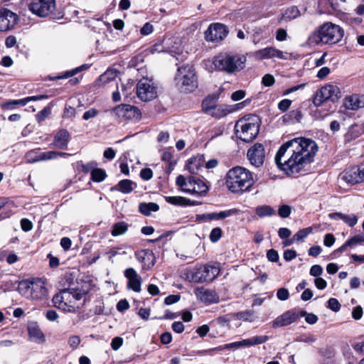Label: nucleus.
Returning <instances> with one entry per match:
<instances>
[{
  "mask_svg": "<svg viewBox=\"0 0 364 364\" xmlns=\"http://www.w3.org/2000/svg\"><path fill=\"white\" fill-rule=\"evenodd\" d=\"M348 240L350 242L352 247H354L358 244H360L361 242H364V235L360 234L355 235L354 237H351Z\"/></svg>",
  "mask_w": 364,
  "mask_h": 364,
  "instance_id": "obj_54",
  "label": "nucleus"
},
{
  "mask_svg": "<svg viewBox=\"0 0 364 364\" xmlns=\"http://www.w3.org/2000/svg\"><path fill=\"white\" fill-rule=\"evenodd\" d=\"M343 179L348 183L356 184L364 182V168L353 166L346 170Z\"/></svg>",
  "mask_w": 364,
  "mask_h": 364,
  "instance_id": "obj_18",
  "label": "nucleus"
},
{
  "mask_svg": "<svg viewBox=\"0 0 364 364\" xmlns=\"http://www.w3.org/2000/svg\"><path fill=\"white\" fill-rule=\"evenodd\" d=\"M257 55H259L262 59H269L277 58L279 59H287V56L284 55V53L274 47H267L265 48L259 50L257 52Z\"/></svg>",
  "mask_w": 364,
  "mask_h": 364,
  "instance_id": "obj_24",
  "label": "nucleus"
},
{
  "mask_svg": "<svg viewBox=\"0 0 364 364\" xmlns=\"http://www.w3.org/2000/svg\"><path fill=\"white\" fill-rule=\"evenodd\" d=\"M299 318L305 317V321L309 324H314L318 321V317L316 315L312 313H307L305 311H301L299 313Z\"/></svg>",
  "mask_w": 364,
  "mask_h": 364,
  "instance_id": "obj_45",
  "label": "nucleus"
},
{
  "mask_svg": "<svg viewBox=\"0 0 364 364\" xmlns=\"http://www.w3.org/2000/svg\"><path fill=\"white\" fill-rule=\"evenodd\" d=\"M291 105V100L289 99H284L278 104V109L282 112L287 111Z\"/></svg>",
  "mask_w": 364,
  "mask_h": 364,
  "instance_id": "obj_58",
  "label": "nucleus"
},
{
  "mask_svg": "<svg viewBox=\"0 0 364 364\" xmlns=\"http://www.w3.org/2000/svg\"><path fill=\"white\" fill-rule=\"evenodd\" d=\"M309 273L313 277H319L323 273V268L318 264H314L311 267Z\"/></svg>",
  "mask_w": 364,
  "mask_h": 364,
  "instance_id": "obj_57",
  "label": "nucleus"
},
{
  "mask_svg": "<svg viewBox=\"0 0 364 364\" xmlns=\"http://www.w3.org/2000/svg\"><path fill=\"white\" fill-rule=\"evenodd\" d=\"M41 156V151H39L38 150H32L26 154V159L29 163H35L40 161H43L42 159H40Z\"/></svg>",
  "mask_w": 364,
  "mask_h": 364,
  "instance_id": "obj_44",
  "label": "nucleus"
},
{
  "mask_svg": "<svg viewBox=\"0 0 364 364\" xmlns=\"http://www.w3.org/2000/svg\"><path fill=\"white\" fill-rule=\"evenodd\" d=\"M129 225L124 221L116 223L112 226L111 234L116 237L124 234L128 230Z\"/></svg>",
  "mask_w": 364,
  "mask_h": 364,
  "instance_id": "obj_37",
  "label": "nucleus"
},
{
  "mask_svg": "<svg viewBox=\"0 0 364 364\" xmlns=\"http://www.w3.org/2000/svg\"><path fill=\"white\" fill-rule=\"evenodd\" d=\"M219 272V269L215 266L204 265L184 273V278L189 282H210L218 275Z\"/></svg>",
  "mask_w": 364,
  "mask_h": 364,
  "instance_id": "obj_8",
  "label": "nucleus"
},
{
  "mask_svg": "<svg viewBox=\"0 0 364 364\" xmlns=\"http://www.w3.org/2000/svg\"><path fill=\"white\" fill-rule=\"evenodd\" d=\"M70 137V134L66 129H60L54 136L53 145L59 149H66Z\"/></svg>",
  "mask_w": 364,
  "mask_h": 364,
  "instance_id": "obj_23",
  "label": "nucleus"
},
{
  "mask_svg": "<svg viewBox=\"0 0 364 364\" xmlns=\"http://www.w3.org/2000/svg\"><path fill=\"white\" fill-rule=\"evenodd\" d=\"M21 227L23 231L28 232L32 230L33 224L28 219L23 218L21 220Z\"/></svg>",
  "mask_w": 364,
  "mask_h": 364,
  "instance_id": "obj_59",
  "label": "nucleus"
},
{
  "mask_svg": "<svg viewBox=\"0 0 364 364\" xmlns=\"http://www.w3.org/2000/svg\"><path fill=\"white\" fill-rule=\"evenodd\" d=\"M277 297L281 301H286L289 297V292L288 289L285 288H280L277 290Z\"/></svg>",
  "mask_w": 364,
  "mask_h": 364,
  "instance_id": "obj_53",
  "label": "nucleus"
},
{
  "mask_svg": "<svg viewBox=\"0 0 364 364\" xmlns=\"http://www.w3.org/2000/svg\"><path fill=\"white\" fill-rule=\"evenodd\" d=\"M312 231L311 228H307L304 229H301L299 230L296 233H295L291 239V241L288 243V245L292 243L293 240L300 241L303 239L306 238Z\"/></svg>",
  "mask_w": 364,
  "mask_h": 364,
  "instance_id": "obj_41",
  "label": "nucleus"
},
{
  "mask_svg": "<svg viewBox=\"0 0 364 364\" xmlns=\"http://www.w3.org/2000/svg\"><path fill=\"white\" fill-rule=\"evenodd\" d=\"M97 164L95 161H90L86 164H82L81 166L82 171L84 173H92V170H95L97 168Z\"/></svg>",
  "mask_w": 364,
  "mask_h": 364,
  "instance_id": "obj_55",
  "label": "nucleus"
},
{
  "mask_svg": "<svg viewBox=\"0 0 364 364\" xmlns=\"http://www.w3.org/2000/svg\"><path fill=\"white\" fill-rule=\"evenodd\" d=\"M254 183L252 173L241 166L232 168L226 174L225 184L232 193H238L248 191Z\"/></svg>",
  "mask_w": 364,
  "mask_h": 364,
  "instance_id": "obj_2",
  "label": "nucleus"
},
{
  "mask_svg": "<svg viewBox=\"0 0 364 364\" xmlns=\"http://www.w3.org/2000/svg\"><path fill=\"white\" fill-rule=\"evenodd\" d=\"M159 210V205L155 203H141L139 205V211L144 215L149 216L152 212Z\"/></svg>",
  "mask_w": 364,
  "mask_h": 364,
  "instance_id": "obj_33",
  "label": "nucleus"
},
{
  "mask_svg": "<svg viewBox=\"0 0 364 364\" xmlns=\"http://www.w3.org/2000/svg\"><path fill=\"white\" fill-rule=\"evenodd\" d=\"M29 10L40 17L49 15L55 9V0H26Z\"/></svg>",
  "mask_w": 364,
  "mask_h": 364,
  "instance_id": "obj_10",
  "label": "nucleus"
},
{
  "mask_svg": "<svg viewBox=\"0 0 364 364\" xmlns=\"http://www.w3.org/2000/svg\"><path fill=\"white\" fill-rule=\"evenodd\" d=\"M56 158H58V151H55L41 152V156L40 157L43 161L50 160Z\"/></svg>",
  "mask_w": 364,
  "mask_h": 364,
  "instance_id": "obj_52",
  "label": "nucleus"
},
{
  "mask_svg": "<svg viewBox=\"0 0 364 364\" xmlns=\"http://www.w3.org/2000/svg\"><path fill=\"white\" fill-rule=\"evenodd\" d=\"M238 210L237 209H230L227 210L220 211V213H209L201 215H197L196 220L198 221H210L213 220H222L237 214Z\"/></svg>",
  "mask_w": 364,
  "mask_h": 364,
  "instance_id": "obj_19",
  "label": "nucleus"
},
{
  "mask_svg": "<svg viewBox=\"0 0 364 364\" xmlns=\"http://www.w3.org/2000/svg\"><path fill=\"white\" fill-rule=\"evenodd\" d=\"M343 105L346 109L357 110L364 107V95H353L344 99Z\"/></svg>",
  "mask_w": 364,
  "mask_h": 364,
  "instance_id": "obj_22",
  "label": "nucleus"
},
{
  "mask_svg": "<svg viewBox=\"0 0 364 364\" xmlns=\"http://www.w3.org/2000/svg\"><path fill=\"white\" fill-rule=\"evenodd\" d=\"M246 58L243 55L220 53L213 60V65L218 70L233 73L242 70Z\"/></svg>",
  "mask_w": 364,
  "mask_h": 364,
  "instance_id": "obj_5",
  "label": "nucleus"
},
{
  "mask_svg": "<svg viewBox=\"0 0 364 364\" xmlns=\"http://www.w3.org/2000/svg\"><path fill=\"white\" fill-rule=\"evenodd\" d=\"M344 31L338 25L326 22L321 25L309 37L311 44H336L340 42L343 36Z\"/></svg>",
  "mask_w": 364,
  "mask_h": 364,
  "instance_id": "obj_3",
  "label": "nucleus"
},
{
  "mask_svg": "<svg viewBox=\"0 0 364 364\" xmlns=\"http://www.w3.org/2000/svg\"><path fill=\"white\" fill-rule=\"evenodd\" d=\"M203 109L207 112L213 116L218 117L217 114L213 112V110L216 109V101L213 97H207L202 102Z\"/></svg>",
  "mask_w": 364,
  "mask_h": 364,
  "instance_id": "obj_35",
  "label": "nucleus"
},
{
  "mask_svg": "<svg viewBox=\"0 0 364 364\" xmlns=\"http://www.w3.org/2000/svg\"><path fill=\"white\" fill-rule=\"evenodd\" d=\"M267 257L269 261L276 262L279 259V255L276 250L271 249L267 251Z\"/></svg>",
  "mask_w": 364,
  "mask_h": 364,
  "instance_id": "obj_61",
  "label": "nucleus"
},
{
  "mask_svg": "<svg viewBox=\"0 0 364 364\" xmlns=\"http://www.w3.org/2000/svg\"><path fill=\"white\" fill-rule=\"evenodd\" d=\"M28 331L29 336L38 342H44L43 333L39 328L37 322L31 321L28 323Z\"/></svg>",
  "mask_w": 364,
  "mask_h": 364,
  "instance_id": "obj_29",
  "label": "nucleus"
},
{
  "mask_svg": "<svg viewBox=\"0 0 364 364\" xmlns=\"http://www.w3.org/2000/svg\"><path fill=\"white\" fill-rule=\"evenodd\" d=\"M136 95L142 101H150L156 97L157 87L151 80L142 78L137 83Z\"/></svg>",
  "mask_w": 364,
  "mask_h": 364,
  "instance_id": "obj_11",
  "label": "nucleus"
},
{
  "mask_svg": "<svg viewBox=\"0 0 364 364\" xmlns=\"http://www.w3.org/2000/svg\"><path fill=\"white\" fill-rule=\"evenodd\" d=\"M301 12L296 6L287 8L279 18V21H289L300 16Z\"/></svg>",
  "mask_w": 364,
  "mask_h": 364,
  "instance_id": "obj_31",
  "label": "nucleus"
},
{
  "mask_svg": "<svg viewBox=\"0 0 364 364\" xmlns=\"http://www.w3.org/2000/svg\"><path fill=\"white\" fill-rule=\"evenodd\" d=\"M223 231L220 228H214L209 235L210 240L212 242H217L222 237Z\"/></svg>",
  "mask_w": 364,
  "mask_h": 364,
  "instance_id": "obj_47",
  "label": "nucleus"
},
{
  "mask_svg": "<svg viewBox=\"0 0 364 364\" xmlns=\"http://www.w3.org/2000/svg\"><path fill=\"white\" fill-rule=\"evenodd\" d=\"M255 213L259 218L271 217L276 214L275 210L270 205H263L255 208Z\"/></svg>",
  "mask_w": 364,
  "mask_h": 364,
  "instance_id": "obj_34",
  "label": "nucleus"
},
{
  "mask_svg": "<svg viewBox=\"0 0 364 364\" xmlns=\"http://www.w3.org/2000/svg\"><path fill=\"white\" fill-rule=\"evenodd\" d=\"M18 292L27 299L41 300L46 297L47 289L41 279L22 280L18 287Z\"/></svg>",
  "mask_w": 364,
  "mask_h": 364,
  "instance_id": "obj_7",
  "label": "nucleus"
},
{
  "mask_svg": "<svg viewBox=\"0 0 364 364\" xmlns=\"http://www.w3.org/2000/svg\"><path fill=\"white\" fill-rule=\"evenodd\" d=\"M119 72L116 69H107L103 74H102L96 83L98 85H105L109 82H115L117 87V78Z\"/></svg>",
  "mask_w": 364,
  "mask_h": 364,
  "instance_id": "obj_27",
  "label": "nucleus"
},
{
  "mask_svg": "<svg viewBox=\"0 0 364 364\" xmlns=\"http://www.w3.org/2000/svg\"><path fill=\"white\" fill-rule=\"evenodd\" d=\"M117 186L122 193H129L136 188V186L131 180L124 179L118 183Z\"/></svg>",
  "mask_w": 364,
  "mask_h": 364,
  "instance_id": "obj_36",
  "label": "nucleus"
},
{
  "mask_svg": "<svg viewBox=\"0 0 364 364\" xmlns=\"http://www.w3.org/2000/svg\"><path fill=\"white\" fill-rule=\"evenodd\" d=\"M328 307L332 311L337 312L341 309V304L335 298H331L328 301Z\"/></svg>",
  "mask_w": 364,
  "mask_h": 364,
  "instance_id": "obj_50",
  "label": "nucleus"
},
{
  "mask_svg": "<svg viewBox=\"0 0 364 364\" xmlns=\"http://www.w3.org/2000/svg\"><path fill=\"white\" fill-rule=\"evenodd\" d=\"M18 21V15L6 8H0V31L12 29Z\"/></svg>",
  "mask_w": 364,
  "mask_h": 364,
  "instance_id": "obj_14",
  "label": "nucleus"
},
{
  "mask_svg": "<svg viewBox=\"0 0 364 364\" xmlns=\"http://www.w3.org/2000/svg\"><path fill=\"white\" fill-rule=\"evenodd\" d=\"M299 318V312L294 310H288L277 317L272 322L274 328H279L290 325Z\"/></svg>",
  "mask_w": 364,
  "mask_h": 364,
  "instance_id": "obj_17",
  "label": "nucleus"
},
{
  "mask_svg": "<svg viewBox=\"0 0 364 364\" xmlns=\"http://www.w3.org/2000/svg\"><path fill=\"white\" fill-rule=\"evenodd\" d=\"M124 276L128 279L127 288L135 292H140L142 279L134 268L129 267L125 269Z\"/></svg>",
  "mask_w": 364,
  "mask_h": 364,
  "instance_id": "obj_16",
  "label": "nucleus"
},
{
  "mask_svg": "<svg viewBox=\"0 0 364 364\" xmlns=\"http://www.w3.org/2000/svg\"><path fill=\"white\" fill-rule=\"evenodd\" d=\"M51 114L50 107H46L36 114V121L41 124Z\"/></svg>",
  "mask_w": 364,
  "mask_h": 364,
  "instance_id": "obj_43",
  "label": "nucleus"
},
{
  "mask_svg": "<svg viewBox=\"0 0 364 364\" xmlns=\"http://www.w3.org/2000/svg\"><path fill=\"white\" fill-rule=\"evenodd\" d=\"M335 242V237L333 234H326L324 237L323 244L326 247H331Z\"/></svg>",
  "mask_w": 364,
  "mask_h": 364,
  "instance_id": "obj_64",
  "label": "nucleus"
},
{
  "mask_svg": "<svg viewBox=\"0 0 364 364\" xmlns=\"http://www.w3.org/2000/svg\"><path fill=\"white\" fill-rule=\"evenodd\" d=\"M154 31V27L150 23H146L141 28V33L144 36H147L151 33Z\"/></svg>",
  "mask_w": 364,
  "mask_h": 364,
  "instance_id": "obj_62",
  "label": "nucleus"
},
{
  "mask_svg": "<svg viewBox=\"0 0 364 364\" xmlns=\"http://www.w3.org/2000/svg\"><path fill=\"white\" fill-rule=\"evenodd\" d=\"M260 123V119L257 115H245L235 123L236 136L245 142L252 141L259 134Z\"/></svg>",
  "mask_w": 364,
  "mask_h": 364,
  "instance_id": "obj_4",
  "label": "nucleus"
},
{
  "mask_svg": "<svg viewBox=\"0 0 364 364\" xmlns=\"http://www.w3.org/2000/svg\"><path fill=\"white\" fill-rule=\"evenodd\" d=\"M97 114H98V111L95 108H92V109H90L89 110L86 111L83 114L82 119L84 120H88L91 118H94Z\"/></svg>",
  "mask_w": 364,
  "mask_h": 364,
  "instance_id": "obj_60",
  "label": "nucleus"
},
{
  "mask_svg": "<svg viewBox=\"0 0 364 364\" xmlns=\"http://www.w3.org/2000/svg\"><path fill=\"white\" fill-rule=\"evenodd\" d=\"M175 80L181 91L184 92H192L198 85L195 69L189 64L178 68Z\"/></svg>",
  "mask_w": 364,
  "mask_h": 364,
  "instance_id": "obj_6",
  "label": "nucleus"
},
{
  "mask_svg": "<svg viewBox=\"0 0 364 364\" xmlns=\"http://www.w3.org/2000/svg\"><path fill=\"white\" fill-rule=\"evenodd\" d=\"M269 337L267 336H257L250 338L244 339L241 341H237L239 347L242 346H251L258 344H262L267 341Z\"/></svg>",
  "mask_w": 364,
  "mask_h": 364,
  "instance_id": "obj_32",
  "label": "nucleus"
},
{
  "mask_svg": "<svg viewBox=\"0 0 364 364\" xmlns=\"http://www.w3.org/2000/svg\"><path fill=\"white\" fill-rule=\"evenodd\" d=\"M205 163V156L203 154H198L191 157L186 165V168L191 173H196Z\"/></svg>",
  "mask_w": 364,
  "mask_h": 364,
  "instance_id": "obj_28",
  "label": "nucleus"
},
{
  "mask_svg": "<svg viewBox=\"0 0 364 364\" xmlns=\"http://www.w3.org/2000/svg\"><path fill=\"white\" fill-rule=\"evenodd\" d=\"M317 151L318 146L314 140L294 138L280 146L275 156V162L289 176L304 174Z\"/></svg>",
  "mask_w": 364,
  "mask_h": 364,
  "instance_id": "obj_1",
  "label": "nucleus"
},
{
  "mask_svg": "<svg viewBox=\"0 0 364 364\" xmlns=\"http://www.w3.org/2000/svg\"><path fill=\"white\" fill-rule=\"evenodd\" d=\"M112 113L118 118L122 119H135L141 118V112L135 106L122 104L115 107L112 109Z\"/></svg>",
  "mask_w": 364,
  "mask_h": 364,
  "instance_id": "obj_12",
  "label": "nucleus"
},
{
  "mask_svg": "<svg viewBox=\"0 0 364 364\" xmlns=\"http://www.w3.org/2000/svg\"><path fill=\"white\" fill-rule=\"evenodd\" d=\"M140 176L144 181H149L153 177V171L149 168H144L140 171Z\"/></svg>",
  "mask_w": 364,
  "mask_h": 364,
  "instance_id": "obj_56",
  "label": "nucleus"
},
{
  "mask_svg": "<svg viewBox=\"0 0 364 364\" xmlns=\"http://www.w3.org/2000/svg\"><path fill=\"white\" fill-rule=\"evenodd\" d=\"M129 308V304L126 299L120 300L117 304V309L120 312H123L125 310H127Z\"/></svg>",
  "mask_w": 364,
  "mask_h": 364,
  "instance_id": "obj_63",
  "label": "nucleus"
},
{
  "mask_svg": "<svg viewBox=\"0 0 364 364\" xmlns=\"http://www.w3.org/2000/svg\"><path fill=\"white\" fill-rule=\"evenodd\" d=\"M360 135V133L356 125H352L349 127L348 132L344 135V141L346 143L350 142L358 139Z\"/></svg>",
  "mask_w": 364,
  "mask_h": 364,
  "instance_id": "obj_38",
  "label": "nucleus"
},
{
  "mask_svg": "<svg viewBox=\"0 0 364 364\" xmlns=\"http://www.w3.org/2000/svg\"><path fill=\"white\" fill-rule=\"evenodd\" d=\"M188 186H196V195L203 196L208 191L209 188L203 179L191 176L188 180Z\"/></svg>",
  "mask_w": 364,
  "mask_h": 364,
  "instance_id": "obj_25",
  "label": "nucleus"
},
{
  "mask_svg": "<svg viewBox=\"0 0 364 364\" xmlns=\"http://www.w3.org/2000/svg\"><path fill=\"white\" fill-rule=\"evenodd\" d=\"M0 106L1 108L4 110H12L16 109L17 107L25 106V102L22 101L21 99L11 100L4 103H2Z\"/></svg>",
  "mask_w": 364,
  "mask_h": 364,
  "instance_id": "obj_39",
  "label": "nucleus"
},
{
  "mask_svg": "<svg viewBox=\"0 0 364 364\" xmlns=\"http://www.w3.org/2000/svg\"><path fill=\"white\" fill-rule=\"evenodd\" d=\"M165 200L171 205L187 206L186 202L189 201V199L182 196H166Z\"/></svg>",
  "mask_w": 364,
  "mask_h": 364,
  "instance_id": "obj_40",
  "label": "nucleus"
},
{
  "mask_svg": "<svg viewBox=\"0 0 364 364\" xmlns=\"http://www.w3.org/2000/svg\"><path fill=\"white\" fill-rule=\"evenodd\" d=\"M291 212V207L288 205H282L278 210V214L282 218H288L290 215Z\"/></svg>",
  "mask_w": 364,
  "mask_h": 364,
  "instance_id": "obj_49",
  "label": "nucleus"
},
{
  "mask_svg": "<svg viewBox=\"0 0 364 364\" xmlns=\"http://www.w3.org/2000/svg\"><path fill=\"white\" fill-rule=\"evenodd\" d=\"M289 119L293 122H300L303 117L302 112L300 109L291 110L288 114Z\"/></svg>",
  "mask_w": 364,
  "mask_h": 364,
  "instance_id": "obj_46",
  "label": "nucleus"
},
{
  "mask_svg": "<svg viewBox=\"0 0 364 364\" xmlns=\"http://www.w3.org/2000/svg\"><path fill=\"white\" fill-rule=\"evenodd\" d=\"M106 176L107 174L105 171L97 168H96L95 170H92V173L91 174V178L95 182H101L105 179Z\"/></svg>",
  "mask_w": 364,
  "mask_h": 364,
  "instance_id": "obj_42",
  "label": "nucleus"
},
{
  "mask_svg": "<svg viewBox=\"0 0 364 364\" xmlns=\"http://www.w3.org/2000/svg\"><path fill=\"white\" fill-rule=\"evenodd\" d=\"M275 82V79L274 76L271 74H266L263 76L262 79V83L263 85L266 87H270L273 85Z\"/></svg>",
  "mask_w": 364,
  "mask_h": 364,
  "instance_id": "obj_51",
  "label": "nucleus"
},
{
  "mask_svg": "<svg viewBox=\"0 0 364 364\" xmlns=\"http://www.w3.org/2000/svg\"><path fill=\"white\" fill-rule=\"evenodd\" d=\"M227 27L220 23H211L205 32V38L210 42L223 41L228 35Z\"/></svg>",
  "mask_w": 364,
  "mask_h": 364,
  "instance_id": "obj_13",
  "label": "nucleus"
},
{
  "mask_svg": "<svg viewBox=\"0 0 364 364\" xmlns=\"http://www.w3.org/2000/svg\"><path fill=\"white\" fill-rule=\"evenodd\" d=\"M136 259L142 264L144 269L151 268L156 262V258L152 250L146 249L136 252Z\"/></svg>",
  "mask_w": 364,
  "mask_h": 364,
  "instance_id": "obj_20",
  "label": "nucleus"
},
{
  "mask_svg": "<svg viewBox=\"0 0 364 364\" xmlns=\"http://www.w3.org/2000/svg\"><path fill=\"white\" fill-rule=\"evenodd\" d=\"M72 293L68 289H63L59 294H56L53 297L52 301L55 307L63 309V311L67 310V302L69 300V297Z\"/></svg>",
  "mask_w": 364,
  "mask_h": 364,
  "instance_id": "obj_26",
  "label": "nucleus"
},
{
  "mask_svg": "<svg viewBox=\"0 0 364 364\" xmlns=\"http://www.w3.org/2000/svg\"><path fill=\"white\" fill-rule=\"evenodd\" d=\"M341 97V92L338 86L330 84L326 85L316 92L313 103L316 107H319L327 100L336 102Z\"/></svg>",
  "mask_w": 364,
  "mask_h": 364,
  "instance_id": "obj_9",
  "label": "nucleus"
},
{
  "mask_svg": "<svg viewBox=\"0 0 364 364\" xmlns=\"http://www.w3.org/2000/svg\"><path fill=\"white\" fill-rule=\"evenodd\" d=\"M247 157L251 164L256 167L262 166L264 161V148L262 144H255L247 151Z\"/></svg>",
  "mask_w": 364,
  "mask_h": 364,
  "instance_id": "obj_15",
  "label": "nucleus"
},
{
  "mask_svg": "<svg viewBox=\"0 0 364 364\" xmlns=\"http://www.w3.org/2000/svg\"><path fill=\"white\" fill-rule=\"evenodd\" d=\"M195 294L198 299L206 304L218 302L219 298L215 291L198 287L195 289Z\"/></svg>",
  "mask_w": 364,
  "mask_h": 364,
  "instance_id": "obj_21",
  "label": "nucleus"
},
{
  "mask_svg": "<svg viewBox=\"0 0 364 364\" xmlns=\"http://www.w3.org/2000/svg\"><path fill=\"white\" fill-rule=\"evenodd\" d=\"M331 219L342 220L350 227H353L358 223V218L354 214L346 215L342 213H332L328 215Z\"/></svg>",
  "mask_w": 364,
  "mask_h": 364,
  "instance_id": "obj_30",
  "label": "nucleus"
},
{
  "mask_svg": "<svg viewBox=\"0 0 364 364\" xmlns=\"http://www.w3.org/2000/svg\"><path fill=\"white\" fill-rule=\"evenodd\" d=\"M237 317L238 319L242 320L244 321L252 322L254 321L253 313L250 311L238 312L237 314Z\"/></svg>",
  "mask_w": 364,
  "mask_h": 364,
  "instance_id": "obj_48",
  "label": "nucleus"
}]
</instances>
